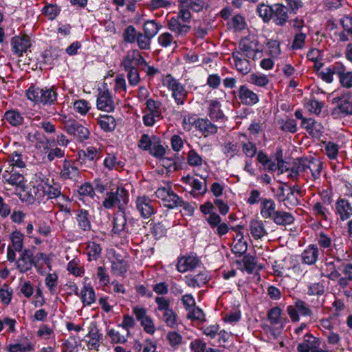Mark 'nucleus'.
Wrapping results in <instances>:
<instances>
[{"instance_id": "1", "label": "nucleus", "mask_w": 352, "mask_h": 352, "mask_svg": "<svg viewBox=\"0 0 352 352\" xmlns=\"http://www.w3.org/2000/svg\"><path fill=\"white\" fill-rule=\"evenodd\" d=\"M26 95L29 100L44 105L54 104L57 99V93L53 87L39 88L32 86L27 91Z\"/></svg>"}, {"instance_id": "2", "label": "nucleus", "mask_w": 352, "mask_h": 352, "mask_svg": "<svg viewBox=\"0 0 352 352\" xmlns=\"http://www.w3.org/2000/svg\"><path fill=\"white\" fill-rule=\"evenodd\" d=\"M128 201V191L122 187H118L115 191L111 190L107 193V196L102 201V206L106 209L117 207L122 210Z\"/></svg>"}, {"instance_id": "3", "label": "nucleus", "mask_w": 352, "mask_h": 352, "mask_svg": "<svg viewBox=\"0 0 352 352\" xmlns=\"http://www.w3.org/2000/svg\"><path fill=\"white\" fill-rule=\"evenodd\" d=\"M183 127L186 131L195 130L199 132H217V127L207 118H197L195 116H185Z\"/></svg>"}, {"instance_id": "4", "label": "nucleus", "mask_w": 352, "mask_h": 352, "mask_svg": "<svg viewBox=\"0 0 352 352\" xmlns=\"http://www.w3.org/2000/svg\"><path fill=\"white\" fill-rule=\"evenodd\" d=\"M261 51L258 39L253 36H248L240 41L239 50L234 52H238L241 56L254 60Z\"/></svg>"}, {"instance_id": "5", "label": "nucleus", "mask_w": 352, "mask_h": 352, "mask_svg": "<svg viewBox=\"0 0 352 352\" xmlns=\"http://www.w3.org/2000/svg\"><path fill=\"white\" fill-rule=\"evenodd\" d=\"M164 85L172 91V95L177 104H183L187 98L188 93L184 86L170 74L166 76Z\"/></svg>"}, {"instance_id": "6", "label": "nucleus", "mask_w": 352, "mask_h": 352, "mask_svg": "<svg viewBox=\"0 0 352 352\" xmlns=\"http://www.w3.org/2000/svg\"><path fill=\"white\" fill-rule=\"evenodd\" d=\"M267 318L272 326H277L271 327L269 329L274 337H278L281 333L287 322V318L282 316V309L278 307L272 308L267 312Z\"/></svg>"}, {"instance_id": "7", "label": "nucleus", "mask_w": 352, "mask_h": 352, "mask_svg": "<svg viewBox=\"0 0 352 352\" xmlns=\"http://www.w3.org/2000/svg\"><path fill=\"white\" fill-rule=\"evenodd\" d=\"M133 314L135 315L136 320L140 322V324L146 333L151 335L155 333L154 322L151 317L147 314V310L145 308L135 306L133 307Z\"/></svg>"}, {"instance_id": "8", "label": "nucleus", "mask_w": 352, "mask_h": 352, "mask_svg": "<svg viewBox=\"0 0 352 352\" xmlns=\"http://www.w3.org/2000/svg\"><path fill=\"white\" fill-rule=\"evenodd\" d=\"M143 65H146V62L138 50L129 51L121 63L124 69H135Z\"/></svg>"}, {"instance_id": "9", "label": "nucleus", "mask_w": 352, "mask_h": 352, "mask_svg": "<svg viewBox=\"0 0 352 352\" xmlns=\"http://www.w3.org/2000/svg\"><path fill=\"white\" fill-rule=\"evenodd\" d=\"M155 203L148 197L140 196L136 199V208L141 216L144 219L151 217L156 212Z\"/></svg>"}, {"instance_id": "10", "label": "nucleus", "mask_w": 352, "mask_h": 352, "mask_svg": "<svg viewBox=\"0 0 352 352\" xmlns=\"http://www.w3.org/2000/svg\"><path fill=\"white\" fill-rule=\"evenodd\" d=\"M333 102H337V107L332 111V115L335 117L352 115V100L349 96H342L333 99Z\"/></svg>"}, {"instance_id": "11", "label": "nucleus", "mask_w": 352, "mask_h": 352, "mask_svg": "<svg viewBox=\"0 0 352 352\" xmlns=\"http://www.w3.org/2000/svg\"><path fill=\"white\" fill-rule=\"evenodd\" d=\"M96 105L99 110L107 112H111L115 109L116 103L108 89L99 91Z\"/></svg>"}, {"instance_id": "12", "label": "nucleus", "mask_w": 352, "mask_h": 352, "mask_svg": "<svg viewBox=\"0 0 352 352\" xmlns=\"http://www.w3.org/2000/svg\"><path fill=\"white\" fill-rule=\"evenodd\" d=\"M168 29L175 34L176 38L185 37L190 31L191 26L186 23L179 21L178 19H170L168 20Z\"/></svg>"}, {"instance_id": "13", "label": "nucleus", "mask_w": 352, "mask_h": 352, "mask_svg": "<svg viewBox=\"0 0 352 352\" xmlns=\"http://www.w3.org/2000/svg\"><path fill=\"white\" fill-rule=\"evenodd\" d=\"M320 348V340L310 333L303 338V342L297 346V352H317Z\"/></svg>"}, {"instance_id": "14", "label": "nucleus", "mask_w": 352, "mask_h": 352, "mask_svg": "<svg viewBox=\"0 0 352 352\" xmlns=\"http://www.w3.org/2000/svg\"><path fill=\"white\" fill-rule=\"evenodd\" d=\"M288 10L284 3H276L273 5L272 19L275 24L283 26L288 21Z\"/></svg>"}, {"instance_id": "15", "label": "nucleus", "mask_w": 352, "mask_h": 352, "mask_svg": "<svg viewBox=\"0 0 352 352\" xmlns=\"http://www.w3.org/2000/svg\"><path fill=\"white\" fill-rule=\"evenodd\" d=\"M200 263L199 258L194 255L183 256L178 258L177 269L181 273L191 271Z\"/></svg>"}, {"instance_id": "16", "label": "nucleus", "mask_w": 352, "mask_h": 352, "mask_svg": "<svg viewBox=\"0 0 352 352\" xmlns=\"http://www.w3.org/2000/svg\"><path fill=\"white\" fill-rule=\"evenodd\" d=\"M33 264V253L30 250H24L16 261V267L21 273L30 270Z\"/></svg>"}, {"instance_id": "17", "label": "nucleus", "mask_w": 352, "mask_h": 352, "mask_svg": "<svg viewBox=\"0 0 352 352\" xmlns=\"http://www.w3.org/2000/svg\"><path fill=\"white\" fill-rule=\"evenodd\" d=\"M12 49L18 56H22L23 52L30 47V41L28 36H14L11 40Z\"/></svg>"}, {"instance_id": "18", "label": "nucleus", "mask_w": 352, "mask_h": 352, "mask_svg": "<svg viewBox=\"0 0 352 352\" xmlns=\"http://www.w3.org/2000/svg\"><path fill=\"white\" fill-rule=\"evenodd\" d=\"M27 139L35 144V146L40 150H47L51 148L54 141L47 138L44 133H28Z\"/></svg>"}, {"instance_id": "19", "label": "nucleus", "mask_w": 352, "mask_h": 352, "mask_svg": "<svg viewBox=\"0 0 352 352\" xmlns=\"http://www.w3.org/2000/svg\"><path fill=\"white\" fill-rule=\"evenodd\" d=\"M249 230L255 240L261 239L268 234L265 222L261 220L252 219L250 221Z\"/></svg>"}, {"instance_id": "20", "label": "nucleus", "mask_w": 352, "mask_h": 352, "mask_svg": "<svg viewBox=\"0 0 352 352\" xmlns=\"http://www.w3.org/2000/svg\"><path fill=\"white\" fill-rule=\"evenodd\" d=\"M3 182L12 186L21 187L23 186L24 177L22 174L16 173L13 168L6 170L2 175Z\"/></svg>"}, {"instance_id": "21", "label": "nucleus", "mask_w": 352, "mask_h": 352, "mask_svg": "<svg viewBox=\"0 0 352 352\" xmlns=\"http://www.w3.org/2000/svg\"><path fill=\"white\" fill-rule=\"evenodd\" d=\"M232 59L236 70L242 74H247L251 70L250 63L248 58L241 56L238 52H232Z\"/></svg>"}, {"instance_id": "22", "label": "nucleus", "mask_w": 352, "mask_h": 352, "mask_svg": "<svg viewBox=\"0 0 352 352\" xmlns=\"http://www.w3.org/2000/svg\"><path fill=\"white\" fill-rule=\"evenodd\" d=\"M238 95L241 102L246 105H252L258 101L257 94L245 85L240 87Z\"/></svg>"}, {"instance_id": "23", "label": "nucleus", "mask_w": 352, "mask_h": 352, "mask_svg": "<svg viewBox=\"0 0 352 352\" xmlns=\"http://www.w3.org/2000/svg\"><path fill=\"white\" fill-rule=\"evenodd\" d=\"M209 280L206 272H201L199 274L186 276V284L190 287H201Z\"/></svg>"}, {"instance_id": "24", "label": "nucleus", "mask_w": 352, "mask_h": 352, "mask_svg": "<svg viewBox=\"0 0 352 352\" xmlns=\"http://www.w3.org/2000/svg\"><path fill=\"white\" fill-rule=\"evenodd\" d=\"M319 251L316 245H309L301 254L302 263L307 265L314 264L318 258Z\"/></svg>"}, {"instance_id": "25", "label": "nucleus", "mask_w": 352, "mask_h": 352, "mask_svg": "<svg viewBox=\"0 0 352 352\" xmlns=\"http://www.w3.org/2000/svg\"><path fill=\"white\" fill-rule=\"evenodd\" d=\"M277 210H276V204L271 199H261V214L264 219H271L274 217Z\"/></svg>"}, {"instance_id": "26", "label": "nucleus", "mask_w": 352, "mask_h": 352, "mask_svg": "<svg viewBox=\"0 0 352 352\" xmlns=\"http://www.w3.org/2000/svg\"><path fill=\"white\" fill-rule=\"evenodd\" d=\"M306 174L311 173L314 179L319 178L322 167V163L318 159L314 157H307Z\"/></svg>"}, {"instance_id": "27", "label": "nucleus", "mask_w": 352, "mask_h": 352, "mask_svg": "<svg viewBox=\"0 0 352 352\" xmlns=\"http://www.w3.org/2000/svg\"><path fill=\"white\" fill-rule=\"evenodd\" d=\"M336 212L342 221L346 220L352 215V206L349 202L344 199H340L336 204Z\"/></svg>"}, {"instance_id": "28", "label": "nucleus", "mask_w": 352, "mask_h": 352, "mask_svg": "<svg viewBox=\"0 0 352 352\" xmlns=\"http://www.w3.org/2000/svg\"><path fill=\"white\" fill-rule=\"evenodd\" d=\"M208 115L214 120H219L224 118V114L221 109V104L217 100L209 101L208 107Z\"/></svg>"}, {"instance_id": "29", "label": "nucleus", "mask_w": 352, "mask_h": 352, "mask_svg": "<svg viewBox=\"0 0 352 352\" xmlns=\"http://www.w3.org/2000/svg\"><path fill=\"white\" fill-rule=\"evenodd\" d=\"M81 300L84 305H91L96 301L94 289L89 284H85L81 290Z\"/></svg>"}, {"instance_id": "30", "label": "nucleus", "mask_w": 352, "mask_h": 352, "mask_svg": "<svg viewBox=\"0 0 352 352\" xmlns=\"http://www.w3.org/2000/svg\"><path fill=\"white\" fill-rule=\"evenodd\" d=\"M42 187L44 194L50 199L57 198L61 195L60 185L54 183L53 180L50 182L47 181Z\"/></svg>"}, {"instance_id": "31", "label": "nucleus", "mask_w": 352, "mask_h": 352, "mask_svg": "<svg viewBox=\"0 0 352 352\" xmlns=\"http://www.w3.org/2000/svg\"><path fill=\"white\" fill-rule=\"evenodd\" d=\"M272 220L277 225L285 226L293 223L294 221V217L289 212L277 211L272 218Z\"/></svg>"}, {"instance_id": "32", "label": "nucleus", "mask_w": 352, "mask_h": 352, "mask_svg": "<svg viewBox=\"0 0 352 352\" xmlns=\"http://www.w3.org/2000/svg\"><path fill=\"white\" fill-rule=\"evenodd\" d=\"M159 140L160 138L155 135L150 136L146 133H144L139 142L138 146L144 151H148L150 152L153 146H155Z\"/></svg>"}, {"instance_id": "33", "label": "nucleus", "mask_w": 352, "mask_h": 352, "mask_svg": "<svg viewBox=\"0 0 352 352\" xmlns=\"http://www.w3.org/2000/svg\"><path fill=\"white\" fill-rule=\"evenodd\" d=\"M60 176L63 179H76L79 176L78 168L74 166L69 162L65 161Z\"/></svg>"}, {"instance_id": "34", "label": "nucleus", "mask_w": 352, "mask_h": 352, "mask_svg": "<svg viewBox=\"0 0 352 352\" xmlns=\"http://www.w3.org/2000/svg\"><path fill=\"white\" fill-rule=\"evenodd\" d=\"M9 239L11 245L8 246L14 249L16 252H21L23 247L24 234L20 231L15 230L10 233Z\"/></svg>"}, {"instance_id": "35", "label": "nucleus", "mask_w": 352, "mask_h": 352, "mask_svg": "<svg viewBox=\"0 0 352 352\" xmlns=\"http://www.w3.org/2000/svg\"><path fill=\"white\" fill-rule=\"evenodd\" d=\"M129 232L126 230V219L123 213H118L113 219V232L117 234H121L123 232Z\"/></svg>"}, {"instance_id": "36", "label": "nucleus", "mask_w": 352, "mask_h": 352, "mask_svg": "<svg viewBox=\"0 0 352 352\" xmlns=\"http://www.w3.org/2000/svg\"><path fill=\"white\" fill-rule=\"evenodd\" d=\"M203 181L198 179H193L192 181V190L190 194L194 197L204 195L207 192V181L206 178H202Z\"/></svg>"}, {"instance_id": "37", "label": "nucleus", "mask_w": 352, "mask_h": 352, "mask_svg": "<svg viewBox=\"0 0 352 352\" xmlns=\"http://www.w3.org/2000/svg\"><path fill=\"white\" fill-rule=\"evenodd\" d=\"M34 350V344L26 338L23 342L10 344L8 346V352H30Z\"/></svg>"}, {"instance_id": "38", "label": "nucleus", "mask_w": 352, "mask_h": 352, "mask_svg": "<svg viewBox=\"0 0 352 352\" xmlns=\"http://www.w3.org/2000/svg\"><path fill=\"white\" fill-rule=\"evenodd\" d=\"M98 123L101 129L106 131H113L116 126L115 118L109 115L100 116Z\"/></svg>"}, {"instance_id": "39", "label": "nucleus", "mask_w": 352, "mask_h": 352, "mask_svg": "<svg viewBox=\"0 0 352 352\" xmlns=\"http://www.w3.org/2000/svg\"><path fill=\"white\" fill-rule=\"evenodd\" d=\"M306 158H298L294 160L292 169H291V174L290 177L292 178H296L298 175L306 173V162H305Z\"/></svg>"}, {"instance_id": "40", "label": "nucleus", "mask_w": 352, "mask_h": 352, "mask_svg": "<svg viewBox=\"0 0 352 352\" xmlns=\"http://www.w3.org/2000/svg\"><path fill=\"white\" fill-rule=\"evenodd\" d=\"M166 207L173 208L177 206H184L185 203L173 190H170L166 195V199L163 201Z\"/></svg>"}, {"instance_id": "41", "label": "nucleus", "mask_w": 352, "mask_h": 352, "mask_svg": "<svg viewBox=\"0 0 352 352\" xmlns=\"http://www.w3.org/2000/svg\"><path fill=\"white\" fill-rule=\"evenodd\" d=\"M314 214L324 220H327L331 214L330 210L327 207L326 203L316 202L312 208Z\"/></svg>"}, {"instance_id": "42", "label": "nucleus", "mask_w": 352, "mask_h": 352, "mask_svg": "<svg viewBox=\"0 0 352 352\" xmlns=\"http://www.w3.org/2000/svg\"><path fill=\"white\" fill-rule=\"evenodd\" d=\"M87 336L90 338L87 344L89 349H98L100 346V334L97 327L91 328Z\"/></svg>"}, {"instance_id": "43", "label": "nucleus", "mask_w": 352, "mask_h": 352, "mask_svg": "<svg viewBox=\"0 0 352 352\" xmlns=\"http://www.w3.org/2000/svg\"><path fill=\"white\" fill-rule=\"evenodd\" d=\"M273 6H269L264 3L258 4L256 12L265 23H268L272 16Z\"/></svg>"}, {"instance_id": "44", "label": "nucleus", "mask_w": 352, "mask_h": 352, "mask_svg": "<svg viewBox=\"0 0 352 352\" xmlns=\"http://www.w3.org/2000/svg\"><path fill=\"white\" fill-rule=\"evenodd\" d=\"M157 40L159 44L164 47H168L173 45H175V47L177 46V38L169 32H164L161 34Z\"/></svg>"}, {"instance_id": "45", "label": "nucleus", "mask_w": 352, "mask_h": 352, "mask_svg": "<svg viewBox=\"0 0 352 352\" xmlns=\"http://www.w3.org/2000/svg\"><path fill=\"white\" fill-rule=\"evenodd\" d=\"M13 295V290L8 285L3 284L0 288V301L5 305L10 304Z\"/></svg>"}, {"instance_id": "46", "label": "nucleus", "mask_w": 352, "mask_h": 352, "mask_svg": "<svg viewBox=\"0 0 352 352\" xmlns=\"http://www.w3.org/2000/svg\"><path fill=\"white\" fill-rule=\"evenodd\" d=\"M337 75L339 76L341 85L344 87H352V72H345L342 67L338 69Z\"/></svg>"}, {"instance_id": "47", "label": "nucleus", "mask_w": 352, "mask_h": 352, "mask_svg": "<svg viewBox=\"0 0 352 352\" xmlns=\"http://www.w3.org/2000/svg\"><path fill=\"white\" fill-rule=\"evenodd\" d=\"M4 117L5 119L12 126L20 125L23 120V116L16 110H9L6 111Z\"/></svg>"}, {"instance_id": "48", "label": "nucleus", "mask_w": 352, "mask_h": 352, "mask_svg": "<svg viewBox=\"0 0 352 352\" xmlns=\"http://www.w3.org/2000/svg\"><path fill=\"white\" fill-rule=\"evenodd\" d=\"M77 221L78 226L85 231L91 229V223L89 219V213L87 210H80L77 214Z\"/></svg>"}, {"instance_id": "49", "label": "nucleus", "mask_w": 352, "mask_h": 352, "mask_svg": "<svg viewBox=\"0 0 352 352\" xmlns=\"http://www.w3.org/2000/svg\"><path fill=\"white\" fill-rule=\"evenodd\" d=\"M307 34L302 31L296 32L294 36V39L291 45V49L298 50L302 49L305 45V39Z\"/></svg>"}, {"instance_id": "50", "label": "nucleus", "mask_w": 352, "mask_h": 352, "mask_svg": "<svg viewBox=\"0 0 352 352\" xmlns=\"http://www.w3.org/2000/svg\"><path fill=\"white\" fill-rule=\"evenodd\" d=\"M171 19H178L179 21L189 24L191 20V14L188 8L185 7V4L182 2L179 5L177 15L176 16L171 17Z\"/></svg>"}, {"instance_id": "51", "label": "nucleus", "mask_w": 352, "mask_h": 352, "mask_svg": "<svg viewBox=\"0 0 352 352\" xmlns=\"http://www.w3.org/2000/svg\"><path fill=\"white\" fill-rule=\"evenodd\" d=\"M161 26L154 21H147L144 24V34L152 38L157 34Z\"/></svg>"}, {"instance_id": "52", "label": "nucleus", "mask_w": 352, "mask_h": 352, "mask_svg": "<svg viewBox=\"0 0 352 352\" xmlns=\"http://www.w3.org/2000/svg\"><path fill=\"white\" fill-rule=\"evenodd\" d=\"M128 269L127 263L122 259H116L111 262V271L118 275L124 274Z\"/></svg>"}, {"instance_id": "53", "label": "nucleus", "mask_w": 352, "mask_h": 352, "mask_svg": "<svg viewBox=\"0 0 352 352\" xmlns=\"http://www.w3.org/2000/svg\"><path fill=\"white\" fill-rule=\"evenodd\" d=\"M148 113L160 119L162 117L160 103L153 99H148L146 102Z\"/></svg>"}, {"instance_id": "54", "label": "nucleus", "mask_w": 352, "mask_h": 352, "mask_svg": "<svg viewBox=\"0 0 352 352\" xmlns=\"http://www.w3.org/2000/svg\"><path fill=\"white\" fill-rule=\"evenodd\" d=\"M101 253V248L100 245L90 242L87 247V254L89 261H96L100 256Z\"/></svg>"}, {"instance_id": "55", "label": "nucleus", "mask_w": 352, "mask_h": 352, "mask_svg": "<svg viewBox=\"0 0 352 352\" xmlns=\"http://www.w3.org/2000/svg\"><path fill=\"white\" fill-rule=\"evenodd\" d=\"M182 2L185 4V7H187L189 10H192L195 12L201 11L206 6V3L204 0H185Z\"/></svg>"}, {"instance_id": "56", "label": "nucleus", "mask_w": 352, "mask_h": 352, "mask_svg": "<svg viewBox=\"0 0 352 352\" xmlns=\"http://www.w3.org/2000/svg\"><path fill=\"white\" fill-rule=\"evenodd\" d=\"M67 132H88L89 130L81 123L74 120H69L65 125Z\"/></svg>"}, {"instance_id": "57", "label": "nucleus", "mask_w": 352, "mask_h": 352, "mask_svg": "<svg viewBox=\"0 0 352 352\" xmlns=\"http://www.w3.org/2000/svg\"><path fill=\"white\" fill-rule=\"evenodd\" d=\"M162 319L166 325L170 327L174 328L177 324V314L171 308L163 312Z\"/></svg>"}, {"instance_id": "58", "label": "nucleus", "mask_w": 352, "mask_h": 352, "mask_svg": "<svg viewBox=\"0 0 352 352\" xmlns=\"http://www.w3.org/2000/svg\"><path fill=\"white\" fill-rule=\"evenodd\" d=\"M281 3H284L288 11L293 14H296L304 5L302 0H281Z\"/></svg>"}, {"instance_id": "59", "label": "nucleus", "mask_w": 352, "mask_h": 352, "mask_svg": "<svg viewBox=\"0 0 352 352\" xmlns=\"http://www.w3.org/2000/svg\"><path fill=\"white\" fill-rule=\"evenodd\" d=\"M151 38L144 33L138 32L135 41L141 50H149L151 47Z\"/></svg>"}, {"instance_id": "60", "label": "nucleus", "mask_w": 352, "mask_h": 352, "mask_svg": "<svg viewBox=\"0 0 352 352\" xmlns=\"http://www.w3.org/2000/svg\"><path fill=\"white\" fill-rule=\"evenodd\" d=\"M338 67H328L318 73V76L322 80L327 83L333 82V74L338 73Z\"/></svg>"}, {"instance_id": "61", "label": "nucleus", "mask_w": 352, "mask_h": 352, "mask_svg": "<svg viewBox=\"0 0 352 352\" xmlns=\"http://www.w3.org/2000/svg\"><path fill=\"white\" fill-rule=\"evenodd\" d=\"M229 25L234 30L241 31L245 28L246 23L243 16L237 14L231 19Z\"/></svg>"}, {"instance_id": "62", "label": "nucleus", "mask_w": 352, "mask_h": 352, "mask_svg": "<svg viewBox=\"0 0 352 352\" xmlns=\"http://www.w3.org/2000/svg\"><path fill=\"white\" fill-rule=\"evenodd\" d=\"M8 162L10 166L14 168V166L24 168L25 163L23 160L22 155L20 153L14 152L8 157Z\"/></svg>"}, {"instance_id": "63", "label": "nucleus", "mask_w": 352, "mask_h": 352, "mask_svg": "<svg viewBox=\"0 0 352 352\" xmlns=\"http://www.w3.org/2000/svg\"><path fill=\"white\" fill-rule=\"evenodd\" d=\"M138 34L135 28L129 25L124 30L122 37L125 42L133 43L135 41Z\"/></svg>"}, {"instance_id": "64", "label": "nucleus", "mask_w": 352, "mask_h": 352, "mask_svg": "<svg viewBox=\"0 0 352 352\" xmlns=\"http://www.w3.org/2000/svg\"><path fill=\"white\" fill-rule=\"evenodd\" d=\"M268 54L273 58L278 57L280 54V43L278 41L270 40L267 43Z\"/></svg>"}]
</instances>
